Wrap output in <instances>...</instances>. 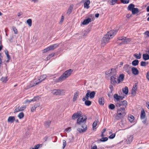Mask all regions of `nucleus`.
Segmentation results:
<instances>
[{
    "label": "nucleus",
    "mask_w": 149,
    "mask_h": 149,
    "mask_svg": "<svg viewBox=\"0 0 149 149\" xmlns=\"http://www.w3.org/2000/svg\"><path fill=\"white\" fill-rule=\"evenodd\" d=\"M121 96L117 94H115L113 95V98L115 100H116L117 102H120L121 100Z\"/></svg>",
    "instance_id": "16"
},
{
    "label": "nucleus",
    "mask_w": 149,
    "mask_h": 149,
    "mask_svg": "<svg viewBox=\"0 0 149 149\" xmlns=\"http://www.w3.org/2000/svg\"><path fill=\"white\" fill-rule=\"evenodd\" d=\"M141 65L142 66L145 67L146 66V62L142 61L141 62Z\"/></svg>",
    "instance_id": "54"
},
{
    "label": "nucleus",
    "mask_w": 149,
    "mask_h": 149,
    "mask_svg": "<svg viewBox=\"0 0 149 149\" xmlns=\"http://www.w3.org/2000/svg\"><path fill=\"white\" fill-rule=\"evenodd\" d=\"M135 5L131 3L127 7L128 9L131 11L134 8Z\"/></svg>",
    "instance_id": "29"
},
{
    "label": "nucleus",
    "mask_w": 149,
    "mask_h": 149,
    "mask_svg": "<svg viewBox=\"0 0 149 149\" xmlns=\"http://www.w3.org/2000/svg\"><path fill=\"white\" fill-rule=\"evenodd\" d=\"M108 74L109 75L111 76V75H113V74H112V72L111 71V70H109L107 72Z\"/></svg>",
    "instance_id": "58"
},
{
    "label": "nucleus",
    "mask_w": 149,
    "mask_h": 149,
    "mask_svg": "<svg viewBox=\"0 0 149 149\" xmlns=\"http://www.w3.org/2000/svg\"><path fill=\"white\" fill-rule=\"evenodd\" d=\"M115 105L113 104H111L109 106V108L110 109L113 110L115 109Z\"/></svg>",
    "instance_id": "38"
},
{
    "label": "nucleus",
    "mask_w": 149,
    "mask_h": 149,
    "mask_svg": "<svg viewBox=\"0 0 149 149\" xmlns=\"http://www.w3.org/2000/svg\"><path fill=\"white\" fill-rule=\"evenodd\" d=\"M47 76L45 74H44L40 76V78L39 79V83L41 82L42 81L45 80Z\"/></svg>",
    "instance_id": "23"
},
{
    "label": "nucleus",
    "mask_w": 149,
    "mask_h": 149,
    "mask_svg": "<svg viewBox=\"0 0 149 149\" xmlns=\"http://www.w3.org/2000/svg\"><path fill=\"white\" fill-rule=\"evenodd\" d=\"M98 102L100 104L103 105L104 104V98L103 97L99 98L98 100Z\"/></svg>",
    "instance_id": "25"
},
{
    "label": "nucleus",
    "mask_w": 149,
    "mask_h": 149,
    "mask_svg": "<svg viewBox=\"0 0 149 149\" xmlns=\"http://www.w3.org/2000/svg\"><path fill=\"white\" fill-rule=\"evenodd\" d=\"M71 130V127H68L67 128L65 129V132H68L70 131Z\"/></svg>",
    "instance_id": "52"
},
{
    "label": "nucleus",
    "mask_w": 149,
    "mask_h": 149,
    "mask_svg": "<svg viewBox=\"0 0 149 149\" xmlns=\"http://www.w3.org/2000/svg\"><path fill=\"white\" fill-rule=\"evenodd\" d=\"M54 55V54H50L49 56H48L47 58H50L52 57Z\"/></svg>",
    "instance_id": "60"
},
{
    "label": "nucleus",
    "mask_w": 149,
    "mask_h": 149,
    "mask_svg": "<svg viewBox=\"0 0 149 149\" xmlns=\"http://www.w3.org/2000/svg\"><path fill=\"white\" fill-rule=\"evenodd\" d=\"M63 149H64L66 146V142L65 140H63Z\"/></svg>",
    "instance_id": "51"
},
{
    "label": "nucleus",
    "mask_w": 149,
    "mask_h": 149,
    "mask_svg": "<svg viewBox=\"0 0 149 149\" xmlns=\"http://www.w3.org/2000/svg\"><path fill=\"white\" fill-rule=\"evenodd\" d=\"M118 40H122V42L120 43V44H125L127 43L128 39H126L125 37H119L118 39Z\"/></svg>",
    "instance_id": "12"
},
{
    "label": "nucleus",
    "mask_w": 149,
    "mask_h": 149,
    "mask_svg": "<svg viewBox=\"0 0 149 149\" xmlns=\"http://www.w3.org/2000/svg\"><path fill=\"white\" fill-rule=\"evenodd\" d=\"M84 101H85V104L86 106H89L92 103L91 101L88 100H86Z\"/></svg>",
    "instance_id": "35"
},
{
    "label": "nucleus",
    "mask_w": 149,
    "mask_h": 149,
    "mask_svg": "<svg viewBox=\"0 0 149 149\" xmlns=\"http://www.w3.org/2000/svg\"><path fill=\"white\" fill-rule=\"evenodd\" d=\"M124 74H121L119 76L118 79V82L119 83L121 81H123L124 79Z\"/></svg>",
    "instance_id": "15"
},
{
    "label": "nucleus",
    "mask_w": 149,
    "mask_h": 149,
    "mask_svg": "<svg viewBox=\"0 0 149 149\" xmlns=\"http://www.w3.org/2000/svg\"><path fill=\"white\" fill-rule=\"evenodd\" d=\"M97 125V121L96 120H95L94 121V122H93V125H92V126H93V129H94V128Z\"/></svg>",
    "instance_id": "45"
},
{
    "label": "nucleus",
    "mask_w": 149,
    "mask_h": 149,
    "mask_svg": "<svg viewBox=\"0 0 149 149\" xmlns=\"http://www.w3.org/2000/svg\"><path fill=\"white\" fill-rule=\"evenodd\" d=\"M40 147V145L39 144L35 146L34 147L35 149H38Z\"/></svg>",
    "instance_id": "62"
},
{
    "label": "nucleus",
    "mask_w": 149,
    "mask_h": 149,
    "mask_svg": "<svg viewBox=\"0 0 149 149\" xmlns=\"http://www.w3.org/2000/svg\"><path fill=\"white\" fill-rule=\"evenodd\" d=\"M134 117L132 115H130V116L128 118V119L129 120L130 122L131 123H132L134 120Z\"/></svg>",
    "instance_id": "36"
},
{
    "label": "nucleus",
    "mask_w": 149,
    "mask_h": 149,
    "mask_svg": "<svg viewBox=\"0 0 149 149\" xmlns=\"http://www.w3.org/2000/svg\"><path fill=\"white\" fill-rule=\"evenodd\" d=\"M118 1L117 0H111L109 3L110 5H114L116 3H117Z\"/></svg>",
    "instance_id": "34"
},
{
    "label": "nucleus",
    "mask_w": 149,
    "mask_h": 149,
    "mask_svg": "<svg viewBox=\"0 0 149 149\" xmlns=\"http://www.w3.org/2000/svg\"><path fill=\"white\" fill-rule=\"evenodd\" d=\"M87 119V116L84 115L81 116L77 119V125L79 127H81L77 129L80 133L85 132L87 130V126L86 124Z\"/></svg>",
    "instance_id": "1"
},
{
    "label": "nucleus",
    "mask_w": 149,
    "mask_h": 149,
    "mask_svg": "<svg viewBox=\"0 0 149 149\" xmlns=\"http://www.w3.org/2000/svg\"><path fill=\"white\" fill-rule=\"evenodd\" d=\"M64 18V16H63V15H62V16H61V20L60 21V23H63V21Z\"/></svg>",
    "instance_id": "56"
},
{
    "label": "nucleus",
    "mask_w": 149,
    "mask_h": 149,
    "mask_svg": "<svg viewBox=\"0 0 149 149\" xmlns=\"http://www.w3.org/2000/svg\"><path fill=\"white\" fill-rule=\"evenodd\" d=\"M59 45V44H55L51 45L49 47L50 50H53L54 49L57 48Z\"/></svg>",
    "instance_id": "24"
},
{
    "label": "nucleus",
    "mask_w": 149,
    "mask_h": 149,
    "mask_svg": "<svg viewBox=\"0 0 149 149\" xmlns=\"http://www.w3.org/2000/svg\"><path fill=\"white\" fill-rule=\"evenodd\" d=\"M141 53L140 52L138 54L136 53L134 54V56L136 59H139L141 58Z\"/></svg>",
    "instance_id": "33"
},
{
    "label": "nucleus",
    "mask_w": 149,
    "mask_h": 149,
    "mask_svg": "<svg viewBox=\"0 0 149 149\" xmlns=\"http://www.w3.org/2000/svg\"><path fill=\"white\" fill-rule=\"evenodd\" d=\"M13 29L14 32V33L15 34H17L18 33V31L17 29L14 26L12 27Z\"/></svg>",
    "instance_id": "47"
},
{
    "label": "nucleus",
    "mask_w": 149,
    "mask_h": 149,
    "mask_svg": "<svg viewBox=\"0 0 149 149\" xmlns=\"http://www.w3.org/2000/svg\"><path fill=\"white\" fill-rule=\"evenodd\" d=\"M73 7L74 5L73 4H71L70 5L66 13V14L69 15L71 13L73 10Z\"/></svg>",
    "instance_id": "17"
},
{
    "label": "nucleus",
    "mask_w": 149,
    "mask_h": 149,
    "mask_svg": "<svg viewBox=\"0 0 149 149\" xmlns=\"http://www.w3.org/2000/svg\"><path fill=\"white\" fill-rule=\"evenodd\" d=\"M131 71H132V73L135 75H137L139 74V70L135 67H133L131 69Z\"/></svg>",
    "instance_id": "13"
},
{
    "label": "nucleus",
    "mask_w": 149,
    "mask_h": 149,
    "mask_svg": "<svg viewBox=\"0 0 149 149\" xmlns=\"http://www.w3.org/2000/svg\"><path fill=\"white\" fill-rule=\"evenodd\" d=\"M50 50V49L49 48V47L47 48H46V49L43 50L42 52L43 53H45Z\"/></svg>",
    "instance_id": "44"
},
{
    "label": "nucleus",
    "mask_w": 149,
    "mask_h": 149,
    "mask_svg": "<svg viewBox=\"0 0 149 149\" xmlns=\"http://www.w3.org/2000/svg\"><path fill=\"white\" fill-rule=\"evenodd\" d=\"M5 53L7 57L8 60H9L10 58V57L8 54V52L7 50H6V51H5Z\"/></svg>",
    "instance_id": "48"
},
{
    "label": "nucleus",
    "mask_w": 149,
    "mask_h": 149,
    "mask_svg": "<svg viewBox=\"0 0 149 149\" xmlns=\"http://www.w3.org/2000/svg\"><path fill=\"white\" fill-rule=\"evenodd\" d=\"M1 80L3 82H5L7 81L6 77H2L1 79Z\"/></svg>",
    "instance_id": "55"
},
{
    "label": "nucleus",
    "mask_w": 149,
    "mask_h": 149,
    "mask_svg": "<svg viewBox=\"0 0 149 149\" xmlns=\"http://www.w3.org/2000/svg\"><path fill=\"white\" fill-rule=\"evenodd\" d=\"M39 84V82H36V80L34 79L31 82L30 84L29 85V87H32Z\"/></svg>",
    "instance_id": "11"
},
{
    "label": "nucleus",
    "mask_w": 149,
    "mask_h": 149,
    "mask_svg": "<svg viewBox=\"0 0 149 149\" xmlns=\"http://www.w3.org/2000/svg\"><path fill=\"white\" fill-rule=\"evenodd\" d=\"M127 105V102L125 100H124L123 101L117 102L116 104V106L117 108H119L121 106H123L124 107H123L125 108V109L126 108Z\"/></svg>",
    "instance_id": "5"
},
{
    "label": "nucleus",
    "mask_w": 149,
    "mask_h": 149,
    "mask_svg": "<svg viewBox=\"0 0 149 149\" xmlns=\"http://www.w3.org/2000/svg\"><path fill=\"white\" fill-rule=\"evenodd\" d=\"M122 91L123 93L125 95H127L128 92V88L127 86H125L124 88H123Z\"/></svg>",
    "instance_id": "30"
},
{
    "label": "nucleus",
    "mask_w": 149,
    "mask_h": 149,
    "mask_svg": "<svg viewBox=\"0 0 149 149\" xmlns=\"http://www.w3.org/2000/svg\"><path fill=\"white\" fill-rule=\"evenodd\" d=\"M117 112L115 118L117 120L123 118L126 114L125 110L124 107L117 108Z\"/></svg>",
    "instance_id": "2"
},
{
    "label": "nucleus",
    "mask_w": 149,
    "mask_h": 149,
    "mask_svg": "<svg viewBox=\"0 0 149 149\" xmlns=\"http://www.w3.org/2000/svg\"><path fill=\"white\" fill-rule=\"evenodd\" d=\"M108 34H106L104 36L102 40V43H107L109 40L111 39V38L109 36Z\"/></svg>",
    "instance_id": "8"
},
{
    "label": "nucleus",
    "mask_w": 149,
    "mask_h": 149,
    "mask_svg": "<svg viewBox=\"0 0 149 149\" xmlns=\"http://www.w3.org/2000/svg\"><path fill=\"white\" fill-rule=\"evenodd\" d=\"M38 97H35L33 99L30 100V101H35L38 100Z\"/></svg>",
    "instance_id": "49"
},
{
    "label": "nucleus",
    "mask_w": 149,
    "mask_h": 149,
    "mask_svg": "<svg viewBox=\"0 0 149 149\" xmlns=\"http://www.w3.org/2000/svg\"><path fill=\"white\" fill-rule=\"evenodd\" d=\"M91 19L90 18L85 19L82 22V24L83 25H86L88 24L89 22H91Z\"/></svg>",
    "instance_id": "20"
},
{
    "label": "nucleus",
    "mask_w": 149,
    "mask_h": 149,
    "mask_svg": "<svg viewBox=\"0 0 149 149\" xmlns=\"http://www.w3.org/2000/svg\"><path fill=\"white\" fill-rule=\"evenodd\" d=\"M116 78H115L113 76H112L111 77V84L114 85L117 83L116 81Z\"/></svg>",
    "instance_id": "22"
},
{
    "label": "nucleus",
    "mask_w": 149,
    "mask_h": 149,
    "mask_svg": "<svg viewBox=\"0 0 149 149\" xmlns=\"http://www.w3.org/2000/svg\"><path fill=\"white\" fill-rule=\"evenodd\" d=\"M118 30V29L111 30L109 32H108L107 34H108L109 36L111 38L116 35Z\"/></svg>",
    "instance_id": "6"
},
{
    "label": "nucleus",
    "mask_w": 149,
    "mask_h": 149,
    "mask_svg": "<svg viewBox=\"0 0 149 149\" xmlns=\"http://www.w3.org/2000/svg\"><path fill=\"white\" fill-rule=\"evenodd\" d=\"M110 91L107 94V95L109 97H111V96L112 95H113L112 91Z\"/></svg>",
    "instance_id": "53"
},
{
    "label": "nucleus",
    "mask_w": 149,
    "mask_h": 149,
    "mask_svg": "<svg viewBox=\"0 0 149 149\" xmlns=\"http://www.w3.org/2000/svg\"><path fill=\"white\" fill-rule=\"evenodd\" d=\"M26 108V106H24L21 107H18L14 110V113L24 110Z\"/></svg>",
    "instance_id": "10"
},
{
    "label": "nucleus",
    "mask_w": 149,
    "mask_h": 149,
    "mask_svg": "<svg viewBox=\"0 0 149 149\" xmlns=\"http://www.w3.org/2000/svg\"><path fill=\"white\" fill-rule=\"evenodd\" d=\"M26 23L28 24L29 26H31L32 25V20L31 19H29L27 20Z\"/></svg>",
    "instance_id": "39"
},
{
    "label": "nucleus",
    "mask_w": 149,
    "mask_h": 149,
    "mask_svg": "<svg viewBox=\"0 0 149 149\" xmlns=\"http://www.w3.org/2000/svg\"><path fill=\"white\" fill-rule=\"evenodd\" d=\"M64 92L63 90H61L59 89H54L52 91V93L56 95H63Z\"/></svg>",
    "instance_id": "7"
},
{
    "label": "nucleus",
    "mask_w": 149,
    "mask_h": 149,
    "mask_svg": "<svg viewBox=\"0 0 149 149\" xmlns=\"http://www.w3.org/2000/svg\"><path fill=\"white\" fill-rule=\"evenodd\" d=\"M86 1L84 2V7L85 8H86L87 9H88L90 6L89 5L90 4V1L89 0H85Z\"/></svg>",
    "instance_id": "18"
},
{
    "label": "nucleus",
    "mask_w": 149,
    "mask_h": 149,
    "mask_svg": "<svg viewBox=\"0 0 149 149\" xmlns=\"http://www.w3.org/2000/svg\"><path fill=\"white\" fill-rule=\"evenodd\" d=\"M72 72V70L71 69L66 70L59 78L56 79V82H58L65 80L70 75Z\"/></svg>",
    "instance_id": "3"
},
{
    "label": "nucleus",
    "mask_w": 149,
    "mask_h": 149,
    "mask_svg": "<svg viewBox=\"0 0 149 149\" xmlns=\"http://www.w3.org/2000/svg\"><path fill=\"white\" fill-rule=\"evenodd\" d=\"M90 31L89 30H88V29H86L85 31L86 32V33H84V34H83L82 35H80V36H79V38H83V37L85 36H86L87 35V34L89 33V31Z\"/></svg>",
    "instance_id": "32"
},
{
    "label": "nucleus",
    "mask_w": 149,
    "mask_h": 149,
    "mask_svg": "<svg viewBox=\"0 0 149 149\" xmlns=\"http://www.w3.org/2000/svg\"><path fill=\"white\" fill-rule=\"evenodd\" d=\"M131 11L133 15H135L138 13L139 12V10L137 8H134Z\"/></svg>",
    "instance_id": "27"
},
{
    "label": "nucleus",
    "mask_w": 149,
    "mask_h": 149,
    "mask_svg": "<svg viewBox=\"0 0 149 149\" xmlns=\"http://www.w3.org/2000/svg\"><path fill=\"white\" fill-rule=\"evenodd\" d=\"M115 134H112L109 136V138L111 139H113L115 137Z\"/></svg>",
    "instance_id": "50"
},
{
    "label": "nucleus",
    "mask_w": 149,
    "mask_h": 149,
    "mask_svg": "<svg viewBox=\"0 0 149 149\" xmlns=\"http://www.w3.org/2000/svg\"><path fill=\"white\" fill-rule=\"evenodd\" d=\"M144 34L146 35L147 36L149 37V31H146L144 33Z\"/></svg>",
    "instance_id": "57"
},
{
    "label": "nucleus",
    "mask_w": 149,
    "mask_h": 149,
    "mask_svg": "<svg viewBox=\"0 0 149 149\" xmlns=\"http://www.w3.org/2000/svg\"><path fill=\"white\" fill-rule=\"evenodd\" d=\"M31 102V101H30V100H26L25 101V102L26 103H30Z\"/></svg>",
    "instance_id": "63"
},
{
    "label": "nucleus",
    "mask_w": 149,
    "mask_h": 149,
    "mask_svg": "<svg viewBox=\"0 0 149 149\" xmlns=\"http://www.w3.org/2000/svg\"><path fill=\"white\" fill-rule=\"evenodd\" d=\"M137 83H136L135 84V85H134L133 87L131 92L132 94L134 95H135L137 88Z\"/></svg>",
    "instance_id": "14"
},
{
    "label": "nucleus",
    "mask_w": 149,
    "mask_h": 149,
    "mask_svg": "<svg viewBox=\"0 0 149 149\" xmlns=\"http://www.w3.org/2000/svg\"><path fill=\"white\" fill-rule=\"evenodd\" d=\"M130 0H120V1L121 3L124 4H127L129 3Z\"/></svg>",
    "instance_id": "46"
},
{
    "label": "nucleus",
    "mask_w": 149,
    "mask_h": 149,
    "mask_svg": "<svg viewBox=\"0 0 149 149\" xmlns=\"http://www.w3.org/2000/svg\"><path fill=\"white\" fill-rule=\"evenodd\" d=\"M39 106V104L36 105H34L32 106L31 109V111L32 112H33Z\"/></svg>",
    "instance_id": "40"
},
{
    "label": "nucleus",
    "mask_w": 149,
    "mask_h": 149,
    "mask_svg": "<svg viewBox=\"0 0 149 149\" xmlns=\"http://www.w3.org/2000/svg\"><path fill=\"white\" fill-rule=\"evenodd\" d=\"M24 114L23 112H22L19 113L18 116V117L19 119H22L24 117Z\"/></svg>",
    "instance_id": "42"
},
{
    "label": "nucleus",
    "mask_w": 149,
    "mask_h": 149,
    "mask_svg": "<svg viewBox=\"0 0 149 149\" xmlns=\"http://www.w3.org/2000/svg\"><path fill=\"white\" fill-rule=\"evenodd\" d=\"M15 120V118L14 116H10L8 118L7 121L8 123H13Z\"/></svg>",
    "instance_id": "21"
},
{
    "label": "nucleus",
    "mask_w": 149,
    "mask_h": 149,
    "mask_svg": "<svg viewBox=\"0 0 149 149\" xmlns=\"http://www.w3.org/2000/svg\"><path fill=\"white\" fill-rule=\"evenodd\" d=\"M146 78L148 80H149V72H148L147 73Z\"/></svg>",
    "instance_id": "61"
},
{
    "label": "nucleus",
    "mask_w": 149,
    "mask_h": 149,
    "mask_svg": "<svg viewBox=\"0 0 149 149\" xmlns=\"http://www.w3.org/2000/svg\"><path fill=\"white\" fill-rule=\"evenodd\" d=\"M109 88L110 89L111 91H113V86H112V85H110L109 86Z\"/></svg>",
    "instance_id": "59"
},
{
    "label": "nucleus",
    "mask_w": 149,
    "mask_h": 149,
    "mask_svg": "<svg viewBox=\"0 0 149 149\" xmlns=\"http://www.w3.org/2000/svg\"><path fill=\"white\" fill-rule=\"evenodd\" d=\"M95 94V91H91L90 90H88L85 97L82 99L83 101H84L86 100H88L89 97L91 99L93 98L94 97Z\"/></svg>",
    "instance_id": "4"
},
{
    "label": "nucleus",
    "mask_w": 149,
    "mask_h": 149,
    "mask_svg": "<svg viewBox=\"0 0 149 149\" xmlns=\"http://www.w3.org/2000/svg\"><path fill=\"white\" fill-rule=\"evenodd\" d=\"M91 149H97V146L96 145H95L93 147H92Z\"/></svg>",
    "instance_id": "64"
},
{
    "label": "nucleus",
    "mask_w": 149,
    "mask_h": 149,
    "mask_svg": "<svg viewBox=\"0 0 149 149\" xmlns=\"http://www.w3.org/2000/svg\"><path fill=\"white\" fill-rule=\"evenodd\" d=\"M131 68L129 67V65L126 64L125 65L123 68V70L126 72L128 74L130 73V69Z\"/></svg>",
    "instance_id": "9"
},
{
    "label": "nucleus",
    "mask_w": 149,
    "mask_h": 149,
    "mask_svg": "<svg viewBox=\"0 0 149 149\" xmlns=\"http://www.w3.org/2000/svg\"><path fill=\"white\" fill-rule=\"evenodd\" d=\"M108 138L107 137H103L102 139H100V141L101 142H105L107 141Z\"/></svg>",
    "instance_id": "43"
},
{
    "label": "nucleus",
    "mask_w": 149,
    "mask_h": 149,
    "mask_svg": "<svg viewBox=\"0 0 149 149\" xmlns=\"http://www.w3.org/2000/svg\"><path fill=\"white\" fill-rule=\"evenodd\" d=\"M51 123L50 121H47L44 123L45 125L47 127H48L50 125Z\"/></svg>",
    "instance_id": "41"
},
{
    "label": "nucleus",
    "mask_w": 149,
    "mask_h": 149,
    "mask_svg": "<svg viewBox=\"0 0 149 149\" xmlns=\"http://www.w3.org/2000/svg\"><path fill=\"white\" fill-rule=\"evenodd\" d=\"M146 118V113L143 109L141 110V113L140 115V118L141 119H144Z\"/></svg>",
    "instance_id": "19"
},
{
    "label": "nucleus",
    "mask_w": 149,
    "mask_h": 149,
    "mask_svg": "<svg viewBox=\"0 0 149 149\" xmlns=\"http://www.w3.org/2000/svg\"><path fill=\"white\" fill-rule=\"evenodd\" d=\"M82 112L81 111H79L77 113H75V118L80 117L81 116Z\"/></svg>",
    "instance_id": "26"
},
{
    "label": "nucleus",
    "mask_w": 149,
    "mask_h": 149,
    "mask_svg": "<svg viewBox=\"0 0 149 149\" xmlns=\"http://www.w3.org/2000/svg\"><path fill=\"white\" fill-rule=\"evenodd\" d=\"M143 59L145 61H146L149 59V55L147 54H143Z\"/></svg>",
    "instance_id": "28"
},
{
    "label": "nucleus",
    "mask_w": 149,
    "mask_h": 149,
    "mask_svg": "<svg viewBox=\"0 0 149 149\" xmlns=\"http://www.w3.org/2000/svg\"><path fill=\"white\" fill-rule=\"evenodd\" d=\"M139 63V61L137 59H135L132 62V64L133 66H136L138 65Z\"/></svg>",
    "instance_id": "31"
},
{
    "label": "nucleus",
    "mask_w": 149,
    "mask_h": 149,
    "mask_svg": "<svg viewBox=\"0 0 149 149\" xmlns=\"http://www.w3.org/2000/svg\"><path fill=\"white\" fill-rule=\"evenodd\" d=\"M133 137L132 136H130L128 138V141H127V143H130L132 141Z\"/></svg>",
    "instance_id": "37"
}]
</instances>
